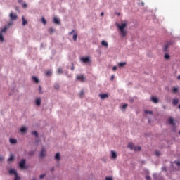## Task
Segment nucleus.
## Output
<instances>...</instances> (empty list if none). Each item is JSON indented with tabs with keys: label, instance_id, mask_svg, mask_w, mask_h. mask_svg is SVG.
I'll use <instances>...</instances> for the list:
<instances>
[{
	"label": "nucleus",
	"instance_id": "nucleus-1",
	"mask_svg": "<svg viewBox=\"0 0 180 180\" xmlns=\"http://www.w3.org/2000/svg\"><path fill=\"white\" fill-rule=\"evenodd\" d=\"M127 26V25L126 24V22H124L122 25L120 24L117 25V27L120 31L122 37H125L126 34H127V31L124 30V27H126Z\"/></svg>",
	"mask_w": 180,
	"mask_h": 180
},
{
	"label": "nucleus",
	"instance_id": "nucleus-2",
	"mask_svg": "<svg viewBox=\"0 0 180 180\" xmlns=\"http://www.w3.org/2000/svg\"><path fill=\"white\" fill-rule=\"evenodd\" d=\"M10 175H15L14 180H20V177L19 175H18V172H16V169H11L9 171Z\"/></svg>",
	"mask_w": 180,
	"mask_h": 180
},
{
	"label": "nucleus",
	"instance_id": "nucleus-3",
	"mask_svg": "<svg viewBox=\"0 0 180 180\" xmlns=\"http://www.w3.org/2000/svg\"><path fill=\"white\" fill-rule=\"evenodd\" d=\"M8 27L5 26L4 28H3L0 32V41H4V33H6V30H8Z\"/></svg>",
	"mask_w": 180,
	"mask_h": 180
},
{
	"label": "nucleus",
	"instance_id": "nucleus-4",
	"mask_svg": "<svg viewBox=\"0 0 180 180\" xmlns=\"http://www.w3.org/2000/svg\"><path fill=\"white\" fill-rule=\"evenodd\" d=\"M77 79L80 81V82H85V79H86L83 76V75H79L77 76Z\"/></svg>",
	"mask_w": 180,
	"mask_h": 180
},
{
	"label": "nucleus",
	"instance_id": "nucleus-5",
	"mask_svg": "<svg viewBox=\"0 0 180 180\" xmlns=\"http://www.w3.org/2000/svg\"><path fill=\"white\" fill-rule=\"evenodd\" d=\"M73 34V40L74 41H77V37H78V34L77 32H75V30H72V32H69V34Z\"/></svg>",
	"mask_w": 180,
	"mask_h": 180
},
{
	"label": "nucleus",
	"instance_id": "nucleus-6",
	"mask_svg": "<svg viewBox=\"0 0 180 180\" xmlns=\"http://www.w3.org/2000/svg\"><path fill=\"white\" fill-rule=\"evenodd\" d=\"M25 164H26V160L22 159L20 162V167L22 168V169H25V168H26V166L25 165Z\"/></svg>",
	"mask_w": 180,
	"mask_h": 180
},
{
	"label": "nucleus",
	"instance_id": "nucleus-7",
	"mask_svg": "<svg viewBox=\"0 0 180 180\" xmlns=\"http://www.w3.org/2000/svg\"><path fill=\"white\" fill-rule=\"evenodd\" d=\"M10 19L11 20H16L18 19V15L13 13H10Z\"/></svg>",
	"mask_w": 180,
	"mask_h": 180
},
{
	"label": "nucleus",
	"instance_id": "nucleus-8",
	"mask_svg": "<svg viewBox=\"0 0 180 180\" xmlns=\"http://www.w3.org/2000/svg\"><path fill=\"white\" fill-rule=\"evenodd\" d=\"M80 60L82 61V63H89V57H82L80 58Z\"/></svg>",
	"mask_w": 180,
	"mask_h": 180
},
{
	"label": "nucleus",
	"instance_id": "nucleus-9",
	"mask_svg": "<svg viewBox=\"0 0 180 180\" xmlns=\"http://www.w3.org/2000/svg\"><path fill=\"white\" fill-rule=\"evenodd\" d=\"M168 123L169 124H171V126H175V122H174V118L172 117L168 119Z\"/></svg>",
	"mask_w": 180,
	"mask_h": 180
},
{
	"label": "nucleus",
	"instance_id": "nucleus-10",
	"mask_svg": "<svg viewBox=\"0 0 180 180\" xmlns=\"http://www.w3.org/2000/svg\"><path fill=\"white\" fill-rule=\"evenodd\" d=\"M40 157L41 158H43L44 157H46V149L42 148L40 153Z\"/></svg>",
	"mask_w": 180,
	"mask_h": 180
},
{
	"label": "nucleus",
	"instance_id": "nucleus-11",
	"mask_svg": "<svg viewBox=\"0 0 180 180\" xmlns=\"http://www.w3.org/2000/svg\"><path fill=\"white\" fill-rule=\"evenodd\" d=\"M173 43L167 42V44L165 45L164 46V51H168V49L169 48V45L172 44Z\"/></svg>",
	"mask_w": 180,
	"mask_h": 180
},
{
	"label": "nucleus",
	"instance_id": "nucleus-12",
	"mask_svg": "<svg viewBox=\"0 0 180 180\" xmlns=\"http://www.w3.org/2000/svg\"><path fill=\"white\" fill-rule=\"evenodd\" d=\"M53 22L56 23V25H60V19L57 17H54Z\"/></svg>",
	"mask_w": 180,
	"mask_h": 180
},
{
	"label": "nucleus",
	"instance_id": "nucleus-13",
	"mask_svg": "<svg viewBox=\"0 0 180 180\" xmlns=\"http://www.w3.org/2000/svg\"><path fill=\"white\" fill-rule=\"evenodd\" d=\"M99 96H100L101 99H106V98H109V96H108V94H99Z\"/></svg>",
	"mask_w": 180,
	"mask_h": 180
},
{
	"label": "nucleus",
	"instance_id": "nucleus-14",
	"mask_svg": "<svg viewBox=\"0 0 180 180\" xmlns=\"http://www.w3.org/2000/svg\"><path fill=\"white\" fill-rule=\"evenodd\" d=\"M111 157L112 158H117V154L116 153V152L111 150Z\"/></svg>",
	"mask_w": 180,
	"mask_h": 180
},
{
	"label": "nucleus",
	"instance_id": "nucleus-15",
	"mask_svg": "<svg viewBox=\"0 0 180 180\" xmlns=\"http://www.w3.org/2000/svg\"><path fill=\"white\" fill-rule=\"evenodd\" d=\"M101 46L108 49V42H106V41L103 40L101 41Z\"/></svg>",
	"mask_w": 180,
	"mask_h": 180
},
{
	"label": "nucleus",
	"instance_id": "nucleus-16",
	"mask_svg": "<svg viewBox=\"0 0 180 180\" xmlns=\"http://www.w3.org/2000/svg\"><path fill=\"white\" fill-rule=\"evenodd\" d=\"M36 105L37 106H40V105H41V100L40 98H37Z\"/></svg>",
	"mask_w": 180,
	"mask_h": 180
},
{
	"label": "nucleus",
	"instance_id": "nucleus-17",
	"mask_svg": "<svg viewBox=\"0 0 180 180\" xmlns=\"http://www.w3.org/2000/svg\"><path fill=\"white\" fill-rule=\"evenodd\" d=\"M134 144L133 143H130L128 144V148H130V150H134Z\"/></svg>",
	"mask_w": 180,
	"mask_h": 180
},
{
	"label": "nucleus",
	"instance_id": "nucleus-18",
	"mask_svg": "<svg viewBox=\"0 0 180 180\" xmlns=\"http://www.w3.org/2000/svg\"><path fill=\"white\" fill-rule=\"evenodd\" d=\"M10 143L11 144H16V143H18V141L16 139H15L11 138L10 139Z\"/></svg>",
	"mask_w": 180,
	"mask_h": 180
},
{
	"label": "nucleus",
	"instance_id": "nucleus-19",
	"mask_svg": "<svg viewBox=\"0 0 180 180\" xmlns=\"http://www.w3.org/2000/svg\"><path fill=\"white\" fill-rule=\"evenodd\" d=\"M151 101H153L154 103H158V98L157 97H152Z\"/></svg>",
	"mask_w": 180,
	"mask_h": 180
},
{
	"label": "nucleus",
	"instance_id": "nucleus-20",
	"mask_svg": "<svg viewBox=\"0 0 180 180\" xmlns=\"http://www.w3.org/2000/svg\"><path fill=\"white\" fill-rule=\"evenodd\" d=\"M22 25L25 26V25H27V20H26V19H25V16H22Z\"/></svg>",
	"mask_w": 180,
	"mask_h": 180
},
{
	"label": "nucleus",
	"instance_id": "nucleus-21",
	"mask_svg": "<svg viewBox=\"0 0 180 180\" xmlns=\"http://www.w3.org/2000/svg\"><path fill=\"white\" fill-rule=\"evenodd\" d=\"M84 95H85V92L84 90H82L79 94V98H84Z\"/></svg>",
	"mask_w": 180,
	"mask_h": 180
},
{
	"label": "nucleus",
	"instance_id": "nucleus-22",
	"mask_svg": "<svg viewBox=\"0 0 180 180\" xmlns=\"http://www.w3.org/2000/svg\"><path fill=\"white\" fill-rule=\"evenodd\" d=\"M55 160H56L57 161H60V156L59 153H56V156H55Z\"/></svg>",
	"mask_w": 180,
	"mask_h": 180
},
{
	"label": "nucleus",
	"instance_id": "nucleus-23",
	"mask_svg": "<svg viewBox=\"0 0 180 180\" xmlns=\"http://www.w3.org/2000/svg\"><path fill=\"white\" fill-rule=\"evenodd\" d=\"M32 81H34L36 84H39V78H37V77H32Z\"/></svg>",
	"mask_w": 180,
	"mask_h": 180
},
{
	"label": "nucleus",
	"instance_id": "nucleus-24",
	"mask_svg": "<svg viewBox=\"0 0 180 180\" xmlns=\"http://www.w3.org/2000/svg\"><path fill=\"white\" fill-rule=\"evenodd\" d=\"M15 160V156L11 154L10 158L8 159V161H13Z\"/></svg>",
	"mask_w": 180,
	"mask_h": 180
},
{
	"label": "nucleus",
	"instance_id": "nucleus-25",
	"mask_svg": "<svg viewBox=\"0 0 180 180\" xmlns=\"http://www.w3.org/2000/svg\"><path fill=\"white\" fill-rule=\"evenodd\" d=\"M48 32H49V33H54V32H56V30H54V28H53V27H51V28H49V30H48Z\"/></svg>",
	"mask_w": 180,
	"mask_h": 180
},
{
	"label": "nucleus",
	"instance_id": "nucleus-26",
	"mask_svg": "<svg viewBox=\"0 0 180 180\" xmlns=\"http://www.w3.org/2000/svg\"><path fill=\"white\" fill-rule=\"evenodd\" d=\"M179 102V101L178 100V98H175V99L173 100L172 103L174 105H178Z\"/></svg>",
	"mask_w": 180,
	"mask_h": 180
},
{
	"label": "nucleus",
	"instance_id": "nucleus-27",
	"mask_svg": "<svg viewBox=\"0 0 180 180\" xmlns=\"http://www.w3.org/2000/svg\"><path fill=\"white\" fill-rule=\"evenodd\" d=\"M134 151H140L141 150V147L140 146H135L134 148Z\"/></svg>",
	"mask_w": 180,
	"mask_h": 180
},
{
	"label": "nucleus",
	"instance_id": "nucleus-28",
	"mask_svg": "<svg viewBox=\"0 0 180 180\" xmlns=\"http://www.w3.org/2000/svg\"><path fill=\"white\" fill-rule=\"evenodd\" d=\"M26 130H27V129L26 127H22L20 129L21 133H26Z\"/></svg>",
	"mask_w": 180,
	"mask_h": 180
},
{
	"label": "nucleus",
	"instance_id": "nucleus-29",
	"mask_svg": "<svg viewBox=\"0 0 180 180\" xmlns=\"http://www.w3.org/2000/svg\"><path fill=\"white\" fill-rule=\"evenodd\" d=\"M164 57L165 60H169V58H171V56H169V54L168 53H166Z\"/></svg>",
	"mask_w": 180,
	"mask_h": 180
},
{
	"label": "nucleus",
	"instance_id": "nucleus-30",
	"mask_svg": "<svg viewBox=\"0 0 180 180\" xmlns=\"http://www.w3.org/2000/svg\"><path fill=\"white\" fill-rule=\"evenodd\" d=\"M51 74H52V72H51V70H47V71L46 72V75L47 77H50V75H51Z\"/></svg>",
	"mask_w": 180,
	"mask_h": 180
},
{
	"label": "nucleus",
	"instance_id": "nucleus-31",
	"mask_svg": "<svg viewBox=\"0 0 180 180\" xmlns=\"http://www.w3.org/2000/svg\"><path fill=\"white\" fill-rule=\"evenodd\" d=\"M118 65L120 67H124V65H126V62L120 63Z\"/></svg>",
	"mask_w": 180,
	"mask_h": 180
},
{
	"label": "nucleus",
	"instance_id": "nucleus-32",
	"mask_svg": "<svg viewBox=\"0 0 180 180\" xmlns=\"http://www.w3.org/2000/svg\"><path fill=\"white\" fill-rule=\"evenodd\" d=\"M146 115H153V111L145 110Z\"/></svg>",
	"mask_w": 180,
	"mask_h": 180
},
{
	"label": "nucleus",
	"instance_id": "nucleus-33",
	"mask_svg": "<svg viewBox=\"0 0 180 180\" xmlns=\"http://www.w3.org/2000/svg\"><path fill=\"white\" fill-rule=\"evenodd\" d=\"M172 92H173L174 94H176V92H178V88L174 87L173 89H172Z\"/></svg>",
	"mask_w": 180,
	"mask_h": 180
},
{
	"label": "nucleus",
	"instance_id": "nucleus-34",
	"mask_svg": "<svg viewBox=\"0 0 180 180\" xmlns=\"http://www.w3.org/2000/svg\"><path fill=\"white\" fill-rule=\"evenodd\" d=\"M58 74H63V69H62L61 68H59L58 69Z\"/></svg>",
	"mask_w": 180,
	"mask_h": 180
},
{
	"label": "nucleus",
	"instance_id": "nucleus-35",
	"mask_svg": "<svg viewBox=\"0 0 180 180\" xmlns=\"http://www.w3.org/2000/svg\"><path fill=\"white\" fill-rule=\"evenodd\" d=\"M155 155L158 156V157H160L161 155V153L158 150H156L155 151Z\"/></svg>",
	"mask_w": 180,
	"mask_h": 180
},
{
	"label": "nucleus",
	"instance_id": "nucleus-36",
	"mask_svg": "<svg viewBox=\"0 0 180 180\" xmlns=\"http://www.w3.org/2000/svg\"><path fill=\"white\" fill-rule=\"evenodd\" d=\"M32 134H34L35 137H39V134L37 133V131H33L32 132Z\"/></svg>",
	"mask_w": 180,
	"mask_h": 180
},
{
	"label": "nucleus",
	"instance_id": "nucleus-37",
	"mask_svg": "<svg viewBox=\"0 0 180 180\" xmlns=\"http://www.w3.org/2000/svg\"><path fill=\"white\" fill-rule=\"evenodd\" d=\"M54 88H55V89H58L60 88V84H55Z\"/></svg>",
	"mask_w": 180,
	"mask_h": 180
},
{
	"label": "nucleus",
	"instance_id": "nucleus-38",
	"mask_svg": "<svg viewBox=\"0 0 180 180\" xmlns=\"http://www.w3.org/2000/svg\"><path fill=\"white\" fill-rule=\"evenodd\" d=\"M41 20H42V22L44 23V25H46V23H47V21H46V19H44V17H42Z\"/></svg>",
	"mask_w": 180,
	"mask_h": 180
},
{
	"label": "nucleus",
	"instance_id": "nucleus-39",
	"mask_svg": "<svg viewBox=\"0 0 180 180\" xmlns=\"http://www.w3.org/2000/svg\"><path fill=\"white\" fill-rule=\"evenodd\" d=\"M38 89L39 94H43V91H41V86H39Z\"/></svg>",
	"mask_w": 180,
	"mask_h": 180
},
{
	"label": "nucleus",
	"instance_id": "nucleus-40",
	"mask_svg": "<svg viewBox=\"0 0 180 180\" xmlns=\"http://www.w3.org/2000/svg\"><path fill=\"white\" fill-rule=\"evenodd\" d=\"M44 176H46V174H41L39 176V178H40V179H43V178H44Z\"/></svg>",
	"mask_w": 180,
	"mask_h": 180
},
{
	"label": "nucleus",
	"instance_id": "nucleus-41",
	"mask_svg": "<svg viewBox=\"0 0 180 180\" xmlns=\"http://www.w3.org/2000/svg\"><path fill=\"white\" fill-rule=\"evenodd\" d=\"M4 160H5V158H4V156L0 155V162H1V161H4Z\"/></svg>",
	"mask_w": 180,
	"mask_h": 180
},
{
	"label": "nucleus",
	"instance_id": "nucleus-42",
	"mask_svg": "<svg viewBox=\"0 0 180 180\" xmlns=\"http://www.w3.org/2000/svg\"><path fill=\"white\" fill-rule=\"evenodd\" d=\"M126 108H127V104H124L122 105V109H126Z\"/></svg>",
	"mask_w": 180,
	"mask_h": 180
},
{
	"label": "nucleus",
	"instance_id": "nucleus-43",
	"mask_svg": "<svg viewBox=\"0 0 180 180\" xmlns=\"http://www.w3.org/2000/svg\"><path fill=\"white\" fill-rule=\"evenodd\" d=\"M146 180H151V177H150L149 176H146Z\"/></svg>",
	"mask_w": 180,
	"mask_h": 180
},
{
	"label": "nucleus",
	"instance_id": "nucleus-44",
	"mask_svg": "<svg viewBox=\"0 0 180 180\" xmlns=\"http://www.w3.org/2000/svg\"><path fill=\"white\" fill-rule=\"evenodd\" d=\"M72 67H71V70H72V71H74V70H75V68H74V63H72Z\"/></svg>",
	"mask_w": 180,
	"mask_h": 180
},
{
	"label": "nucleus",
	"instance_id": "nucleus-45",
	"mask_svg": "<svg viewBox=\"0 0 180 180\" xmlns=\"http://www.w3.org/2000/svg\"><path fill=\"white\" fill-rule=\"evenodd\" d=\"M112 70H113L114 71H116V70H117V67L114 66V67L112 68Z\"/></svg>",
	"mask_w": 180,
	"mask_h": 180
},
{
	"label": "nucleus",
	"instance_id": "nucleus-46",
	"mask_svg": "<svg viewBox=\"0 0 180 180\" xmlns=\"http://www.w3.org/2000/svg\"><path fill=\"white\" fill-rule=\"evenodd\" d=\"M175 164H176L178 167H180V162H175Z\"/></svg>",
	"mask_w": 180,
	"mask_h": 180
},
{
	"label": "nucleus",
	"instance_id": "nucleus-47",
	"mask_svg": "<svg viewBox=\"0 0 180 180\" xmlns=\"http://www.w3.org/2000/svg\"><path fill=\"white\" fill-rule=\"evenodd\" d=\"M113 79H115V76L112 75V76H111V77H110V80H111V81H113Z\"/></svg>",
	"mask_w": 180,
	"mask_h": 180
},
{
	"label": "nucleus",
	"instance_id": "nucleus-48",
	"mask_svg": "<svg viewBox=\"0 0 180 180\" xmlns=\"http://www.w3.org/2000/svg\"><path fill=\"white\" fill-rule=\"evenodd\" d=\"M105 179L106 180H112V177H106Z\"/></svg>",
	"mask_w": 180,
	"mask_h": 180
},
{
	"label": "nucleus",
	"instance_id": "nucleus-49",
	"mask_svg": "<svg viewBox=\"0 0 180 180\" xmlns=\"http://www.w3.org/2000/svg\"><path fill=\"white\" fill-rule=\"evenodd\" d=\"M23 8H27V4H23Z\"/></svg>",
	"mask_w": 180,
	"mask_h": 180
},
{
	"label": "nucleus",
	"instance_id": "nucleus-50",
	"mask_svg": "<svg viewBox=\"0 0 180 180\" xmlns=\"http://www.w3.org/2000/svg\"><path fill=\"white\" fill-rule=\"evenodd\" d=\"M103 15H105L103 12L101 13V16H103Z\"/></svg>",
	"mask_w": 180,
	"mask_h": 180
},
{
	"label": "nucleus",
	"instance_id": "nucleus-51",
	"mask_svg": "<svg viewBox=\"0 0 180 180\" xmlns=\"http://www.w3.org/2000/svg\"><path fill=\"white\" fill-rule=\"evenodd\" d=\"M177 79H180V75H179V76L177 77Z\"/></svg>",
	"mask_w": 180,
	"mask_h": 180
},
{
	"label": "nucleus",
	"instance_id": "nucleus-52",
	"mask_svg": "<svg viewBox=\"0 0 180 180\" xmlns=\"http://www.w3.org/2000/svg\"><path fill=\"white\" fill-rule=\"evenodd\" d=\"M11 25H12V22H9V26H11Z\"/></svg>",
	"mask_w": 180,
	"mask_h": 180
},
{
	"label": "nucleus",
	"instance_id": "nucleus-53",
	"mask_svg": "<svg viewBox=\"0 0 180 180\" xmlns=\"http://www.w3.org/2000/svg\"><path fill=\"white\" fill-rule=\"evenodd\" d=\"M179 109H180V104H179Z\"/></svg>",
	"mask_w": 180,
	"mask_h": 180
}]
</instances>
